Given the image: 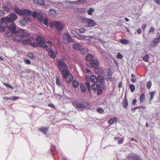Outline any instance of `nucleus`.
<instances>
[{
  "instance_id": "nucleus-1",
  "label": "nucleus",
  "mask_w": 160,
  "mask_h": 160,
  "mask_svg": "<svg viewBox=\"0 0 160 160\" xmlns=\"http://www.w3.org/2000/svg\"><path fill=\"white\" fill-rule=\"evenodd\" d=\"M73 104L74 107L79 111H82L84 109L89 106V103L86 102L75 101L73 103Z\"/></svg>"
},
{
  "instance_id": "nucleus-2",
  "label": "nucleus",
  "mask_w": 160,
  "mask_h": 160,
  "mask_svg": "<svg viewBox=\"0 0 160 160\" xmlns=\"http://www.w3.org/2000/svg\"><path fill=\"white\" fill-rule=\"evenodd\" d=\"M105 88V85L103 83H100L96 84L95 83H93L91 86V88L93 91H98L97 95H101L102 92V90Z\"/></svg>"
},
{
  "instance_id": "nucleus-3",
  "label": "nucleus",
  "mask_w": 160,
  "mask_h": 160,
  "mask_svg": "<svg viewBox=\"0 0 160 160\" xmlns=\"http://www.w3.org/2000/svg\"><path fill=\"white\" fill-rule=\"evenodd\" d=\"M57 65L60 71L62 74L66 72H68V66L67 64L62 60H59L57 62Z\"/></svg>"
},
{
  "instance_id": "nucleus-4",
  "label": "nucleus",
  "mask_w": 160,
  "mask_h": 160,
  "mask_svg": "<svg viewBox=\"0 0 160 160\" xmlns=\"http://www.w3.org/2000/svg\"><path fill=\"white\" fill-rule=\"evenodd\" d=\"M17 18V16L16 15L13 13H12L10 15L9 17L2 18H1L2 20L7 21L8 22H11L15 20Z\"/></svg>"
},
{
  "instance_id": "nucleus-5",
  "label": "nucleus",
  "mask_w": 160,
  "mask_h": 160,
  "mask_svg": "<svg viewBox=\"0 0 160 160\" xmlns=\"http://www.w3.org/2000/svg\"><path fill=\"white\" fill-rule=\"evenodd\" d=\"M52 25L55 28L57 31H58L62 30L63 28L62 23L59 21L53 22L52 23Z\"/></svg>"
},
{
  "instance_id": "nucleus-6",
  "label": "nucleus",
  "mask_w": 160,
  "mask_h": 160,
  "mask_svg": "<svg viewBox=\"0 0 160 160\" xmlns=\"http://www.w3.org/2000/svg\"><path fill=\"white\" fill-rule=\"evenodd\" d=\"M62 77L66 79L67 82H71L73 80V77L72 75L69 73V70L62 74Z\"/></svg>"
},
{
  "instance_id": "nucleus-7",
  "label": "nucleus",
  "mask_w": 160,
  "mask_h": 160,
  "mask_svg": "<svg viewBox=\"0 0 160 160\" xmlns=\"http://www.w3.org/2000/svg\"><path fill=\"white\" fill-rule=\"evenodd\" d=\"M63 40L65 44H67L68 42H72L73 40L68 33H65L63 36Z\"/></svg>"
},
{
  "instance_id": "nucleus-8",
  "label": "nucleus",
  "mask_w": 160,
  "mask_h": 160,
  "mask_svg": "<svg viewBox=\"0 0 160 160\" xmlns=\"http://www.w3.org/2000/svg\"><path fill=\"white\" fill-rule=\"evenodd\" d=\"M19 28H17L15 24L14 23H11L8 27V29L14 33H17L19 31Z\"/></svg>"
},
{
  "instance_id": "nucleus-9",
  "label": "nucleus",
  "mask_w": 160,
  "mask_h": 160,
  "mask_svg": "<svg viewBox=\"0 0 160 160\" xmlns=\"http://www.w3.org/2000/svg\"><path fill=\"white\" fill-rule=\"evenodd\" d=\"M22 38L21 34H16L14 35L13 37V40L16 42H19L22 41Z\"/></svg>"
},
{
  "instance_id": "nucleus-10",
  "label": "nucleus",
  "mask_w": 160,
  "mask_h": 160,
  "mask_svg": "<svg viewBox=\"0 0 160 160\" xmlns=\"http://www.w3.org/2000/svg\"><path fill=\"white\" fill-rule=\"evenodd\" d=\"M160 42V35H159L154 38L153 41L152 42L151 45L152 47H155Z\"/></svg>"
},
{
  "instance_id": "nucleus-11",
  "label": "nucleus",
  "mask_w": 160,
  "mask_h": 160,
  "mask_svg": "<svg viewBox=\"0 0 160 160\" xmlns=\"http://www.w3.org/2000/svg\"><path fill=\"white\" fill-rule=\"evenodd\" d=\"M36 40L39 46L45 42V39L40 35H37L36 38Z\"/></svg>"
},
{
  "instance_id": "nucleus-12",
  "label": "nucleus",
  "mask_w": 160,
  "mask_h": 160,
  "mask_svg": "<svg viewBox=\"0 0 160 160\" xmlns=\"http://www.w3.org/2000/svg\"><path fill=\"white\" fill-rule=\"evenodd\" d=\"M128 157L129 159L133 160H138L139 158V157L137 155L133 153L129 154Z\"/></svg>"
},
{
  "instance_id": "nucleus-13",
  "label": "nucleus",
  "mask_w": 160,
  "mask_h": 160,
  "mask_svg": "<svg viewBox=\"0 0 160 160\" xmlns=\"http://www.w3.org/2000/svg\"><path fill=\"white\" fill-rule=\"evenodd\" d=\"M94 71L95 73L99 75L102 74L103 72V69L102 68L98 67V66L97 67H95Z\"/></svg>"
},
{
  "instance_id": "nucleus-14",
  "label": "nucleus",
  "mask_w": 160,
  "mask_h": 160,
  "mask_svg": "<svg viewBox=\"0 0 160 160\" xmlns=\"http://www.w3.org/2000/svg\"><path fill=\"white\" fill-rule=\"evenodd\" d=\"M90 64L92 67L95 68L98 66L99 63L96 59H94L91 61Z\"/></svg>"
},
{
  "instance_id": "nucleus-15",
  "label": "nucleus",
  "mask_w": 160,
  "mask_h": 160,
  "mask_svg": "<svg viewBox=\"0 0 160 160\" xmlns=\"http://www.w3.org/2000/svg\"><path fill=\"white\" fill-rule=\"evenodd\" d=\"M18 29H19V31L23 32L21 34V36H22V39H23V38L28 37L30 35L28 32H24L25 30L20 28H19Z\"/></svg>"
},
{
  "instance_id": "nucleus-16",
  "label": "nucleus",
  "mask_w": 160,
  "mask_h": 160,
  "mask_svg": "<svg viewBox=\"0 0 160 160\" xmlns=\"http://www.w3.org/2000/svg\"><path fill=\"white\" fill-rule=\"evenodd\" d=\"M14 11L20 16H24L23 12L16 6L14 9Z\"/></svg>"
},
{
  "instance_id": "nucleus-17",
  "label": "nucleus",
  "mask_w": 160,
  "mask_h": 160,
  "mask_svg": "<svg viewBox=\"0 0 160 160\" xmlns=\"http://www.w3.org/2000/svg\"><path fill=\"white\" fill-rule=\"evenodd\" d=\"M3 98L6 100H15L17 99H19L18 97L12 96L11 97H5Z\"/></svg>"
},
{
  "instance_id": "nucleus-18",
  "label": "nucleus",
  "mask_w": 160,
  "mask_h": 160,
  "mask_svg": "<svg viewBox=\"0 0 160 160\" xmlns=\"http://www.w3.org/2000/svg\"><path fill=\"white\" fill-rule=\"evenodd\" d=\"M38 21L39 22H41L43 21V14L42 12H39L37 15Z\"/></svg>"
},
{
  "instance_id": "nucleus-19",
  "label": "nucleus",
  "mask_w": 160,
  "mask_h": 160,
  "mask_svg": "<svg viewBox=\"0 0 160 160\" xmlns=\"http://www.w3.org/2000/svg\"><path fill=\"white\" fill-rule=\"evenodd\" d=\"M118 118H111L108 121V123L110 125L114 124L115 122L118 121Z\"/></svg>"
},
{
  "instance_id": "nucleus-20",
  "label": "nucleus",
  "mask_w": 160,
  "mask_h": 160,
  "mask_svg": "<svg viewBox=\"0 0 160 160\" xmlns=\"http://www.w3.org/2000/svg\"><path fill=\"white\" fill-rule=\"evenodd\" d=\"M49 56L52 58H54L56 57V54L53 50H50L48 52Z\"/></svg>"
},
{
  "instance_id": "nucleus-21",
  "label": "nucleus",
  "mask_w": 160,
  "mask_h": 160,
  "mask_svg": "<svg viewBox=\"0 0 160 160\" xmlns=\"http://www.w3.org/2000/svg\"><path fill=\"white\" fill-rule=\"evenodd\" d=\"M107 77L108 80L111 81L112 80V74L110 69H108L107 72Z\"/></svg>"
},
{
  "instance_id": "nucleus-22",
  "label": "nucleus",
  "mask_w": 160,
  "mask_h": 160,
  "mask_svg": "<svg viewBox=\"0 0 160 160\" xmlns=\"http://www.w3.org/2000/svg\"><path fill=\"white\" fill-rule=\"evenodd\" d=\"M73 48L77 51L80 50L81 48V46L78 43H75L73 45Z\"/></svg>"
},
{
  "instance_id": "nucleus-23",
  "label": "nucleus",
  "mask_w": 160,
  "mask_h": 160,
  "mask_svg": "<svg viewBox=\"0 0 160 160\" xmlns=\"http://www.w3.org/2000/svg\"><path fill=\"white\" fill-rule=\"evenodd\" d=\"M93 58V56L91 54H88L85 57V60L87 61H91Z\"/></svg>"
},
{
  "instance_id": "nucleus-24",
  "label": "nucleus",
  "mask_w": 160,
  "mask_h": 160,
  "mask_svg": "<svg viewBox=\"0 0 160 160\" xmlns=\"http://www.w3.org/2000/svg\"><path fill=\"white\" fill-rule=\"evenodd\" d=\"M97 82H99L100 83H102L105 82V80L103 76L101 75H98L97 77Z\"/></svg>"
},
{
  "instance_id": "nucleus-25",
  "label": "nucleus",
  "mask_w": 160,
  "mask_h": 160,
  "mask_svg": "<svg viewBox=\"0 0 160 160\" xmlns=\"http://www.w3.org/2000/svg\"><path fill=\"white\" fill-rule=\"evenodd\" d=\"M31 42V40L29 39H27L22 41V43L23 44L28 45H30Z\"/></svg>"
},
{
  "instance_id": "nucleus-26",
  "label": "nucleus",
  "mask_w": 160,
  "mask_h": 160,
  "mask_svg": "<svg viewBox=\"0 0 160 160\" xmlns=\"http://www.w3.org/2000/svg\"><path fill=\"white\" fill-rule=\"evenodd\" d=\"M90 79L92 82L94 83L97 82V77L94 75H91L90 77Z\"/></svg>"
},
{
  "instance_id": "nucleus-27",
  "label": "nucleus",
  "mask_w": 160,
  "mask_h": 160,
  "mask_svg": "<svg viewBox=\"0 0 160 160\" xmlns=\"http://www.w3.org/2000/svg\"><path fill=\"white\" fill-rule=\"evenodd\" d=\"M2 21L0 22V26L2 27L6 28L8 26V24L7 22V21H4L2 20Z\"/></svg>"
},
{
  "instance_id": "nucleus-28",
  "label": "nucleus",
  "mask_w": 160,
  "mask_h": 160,
  "mask_svg": "<svg viewBox=\"0 0 160 160\" xmlns=\"http://www.w3.org/2000/svg\"><path fill=\"white\" fill-rule=\"evenodd\" d=\"M80 88L81 91L83 92H85L86 91V88L85 87V85L83 83H81L80 84Z\"/></svg>"
},
{
  "instance_id": "nucleus-29",
  "label": "nucleus",
  "mask_w": 160,
  "mask_h": 160,
  "mask_svg": "<svg viewBox=\"0 0 160 160\" xmlns=\"http://www.w3.org/2000/svg\"><path fill=\"white\" fill-rule=\"evenodd\" d=\"M122 104L123 107L125 108H126L128 106V103L126 96L125 97L124 99L123 102Z\"/></svg>"
},
{
  "instance_id": "nucleus-30",
  "label": "nucleus",
  "mask_w": 160,
  "mask_h": 160,
  "mask_svg": "<svg viewBox=\"0 0 160 160\" xmlns=\"http://www.w3.org/2000/svg\"><path fill=\"white\" fill-rule=\"evenodd\" d=\"M80 50L81 53L82 55L86 54L88 52V48H84Z\"/></svg>"
},
{
  "instance_id": "nucleus-31",
  "label": "nucleus",
  "mask_w": 160,
  "mask_h": 160,
  "mask_svg": "<svg viewBox=\"0 0 160 160\" xmlns=\"http://www.w3.org/2000/svg\"><path fill=\"white\" fill-rule=\"evenodd\" d=\"M34 3L39 5H42L44 4V1L43 0H33Z\"/></svg>"
},
{
  "instance_id": "nucleus-32",
  "label": "nucleus",
  "mask_w": 160,
  "mask_h": 160,
  "mask_svg": "<svg viewBox=\"0 0 160 160\" xmlns=\"http://www.w3.org/2000/svg\"><path fill=\"white\" fill-rule=\"evenodd\" d=\"M56 11L54 9H51L49 10V15L51 17H54L56 15Z\"/></svg>"
},
{
  "instance_id": "nucleus-33",
  "label": "nucleus",
  "mask_w": 160,
  "mask_h": 160,
  "mask_svg": "<svg viewBox=\"0 0 160 160\" xmlns=\"http://www.w3.org/2000/svg\"><path fill=\"white\" fill-rule=\"evenodd\" d=\"M88 22V26L89 27L94 26L95 25L96 23L94 22L93 20L91 19H89Z\"/></svg>"
},
{
  "instance_id": "nucleus-34",
  "label": "nucleus",
  "mask_w": 160,
  "mask_h": 160,
  "mask_svg": "<svg viewBox=\"0 0 160 160\" xmlns=\"http://www.w3.org/2000/svg\"><path fill=\"white\" fill-rule=\"evenodd\" d=\"M145 96L144 93H142L140 97V101L141 103L144 102L145 100Z\"/></svg>"
},
{
  "instance_id": "nucleus-35",
  "label": "nucleus",
  "mask_w": 160,
  "mask_h": 160,
  "mask_svg": "<svg viewBox=\"0 0 160 160\" xmlns=\"http://www.w3.org/2000/svg\"><path fill=\"white\" fill-rule=\"evenodd\" d=\"M40 131L44 133L45 134L47 135V131L48 130V128H42L39 129Z\"/></svg>"
},
{
  "instance_id": "nucleus-36",
  "label": "nucleus",
  "mask_w": 160,
  "mask_h": 160,
  "mask_svg": "<svg viewBox=\"0 0 160 160\" xmlns=\"http://www.w3.org/2000/svg\"><path fill=\"white\" fill-rule=\"evenodd\" d=\"M23 14L24 15L25 14H26V15L30 16L31 14V11L28 10V9H24L23 10Z\"/></svg>"
},
{
  "instance_id": "nucleus-37",
  "label": "nucleus",
  "mask_w": 160,
  "mask_h": 160,
  "mask_svg": "<svg viewBox=\"0 0 160 160\" xmlns=\"http://www.w3.org/2000/svg\"><path fill=\"white\" fill-rule=\"evenodd\" d=\"M13 33L12 31H8L5 33V36L7 38L9 37L12 36Z\"/></svg>"
},
{
  "instance_id": "nucleus-38",
  "label": "nucleus",
  "mask_w": 160,
  "mask_h": 160,
  "mask_svg": "<svg viewBox=\"0 0 160 160\" xmlns=\"http://www.w3.org/2000/svg\"><path fill=\"white\" fill-rule=\"evenodd\" d=\"M72 85L74 87L77 88L79 86V83L77 81L74 80L72 82Z\"/></svg>"
},
{
  "instance_id": "nucleus-39",
  "label": "nucleus",
  "mask_w": 160,
  "mask_h": 160,
  "mask_svg": "<svg viewBox=\"0 0 160 160\" xmlns=\"http://www.w3.org/2000/svg\"><path fill=\"white\" fill-rule=\"evenodd\" d=\"M5 5H6L7 7H8L9 8H10L11 9H12V5L10 2L7 1L5 2Z\"/></svg>"
},
{
  "instance_id": "nucleus-40",
  "label": "nucleus",
  "mask_w": 160,
  "mask_h": 160,
  "mask_svg": "<svg viewBox=\"0 0 160 160\" xmlns=\"http://www.w3.org/2000/svg\"><path fill=\"white\" fill-rule=\"evenodd\" d=\"M30 45L32 47L35 48L39 46L38 42H31Z\"/></svg>"
},
{
  "instance_id": "nucleus-41",
  "label": "nucleus",
  "mask_w": 160,
  "mask_h": 160,
  "mask_svg": "<svg viewBox=\"0 0 160 160\" xmlns=\"http://www.w3.org/2000/svg\"><path fill=\"white\" fill-rule=\"evenodd\" d=\"M61 79L59 77H56V84L58 86H59L61 85Z\"/></svg>"
},
{
  "instance_id": "nucleus-42",
  "label": "nucleus",
  "mask_w": 160,
  "mask_h": 160,
  "mask_svg": "<svg viewBox=\"0 0 160 160\" xmlns=\"http://www.w3.org/2000/svg\"><path fill=\"white\" fill-rule=\"evenodd\" d=\"M155 93V92L154 91L151 92L150 93V98L149 100L152 101L153 99V97Z\"/></svg>"
},
{
  "instance_id": "nucleus-43",
  "label": "nucleus",
  "mask_w": 160,
  "mask_h": 160,
  "mask_svg": "<svg viewBox=\"0 0 160 160\" xmlns=\"http://www.w3.org/2000/svg\"><path fill=\"white\" fill-rule=\"evenodd\" d=\"M2 8H3L4 10L7 12H9L10 11L9 10L11 9L10 8H9L8 7H7L6 5H4V4H3Z\"/></svg>"
},
{
  "instance_id": "nucleus-44",
  "label": "nucleus",
  "mask_w": 160,
  "mask_h": 160,
  "mask_svg": "<svg viewBox=\"0 0 160 160\" xmlns=\"http://www.w3.org/2000/svg\"><path fill=\"white\" fill-rule=\"evenodd\" d=\"M94 10L92 8H90L89 9L88 11V14L89 15H91L92 13L94 12Z\"/></svg>"
},
{
  "instance_id": "nucleus-45",
  "label": "nucleus",
  "mask_w": 160,
  "mask_h": 160,
  "mask_svg": "<svg viewBox=\"0 0 160 160\" xmlns=\"http://www.w3.org/2000/svg\"><path fill=\"white\" fill-rule=\"evenodd\" d=\"M149 56L148 54L145 55L143 57V60L145 62H148L149 59Z\"/></svg>"
},
{
  "instance_id": "nucleus-46",
  "label": "nucleus",
  "mask_w": 160,
  "mask_h": 160,
  "mask_svg": "<svg viewBox=\"0 0 160 160\" xmlns=\"http://www.w3.org/2000/svg\"><path fill=\"white\" fill-rule=\"evenodd\" d=\"M85 85L87 88V89L88 91H91V86L90 83L88 82H85Z\"/></svg>"
},
{
  "instance_id": "nucleus-47",
  "label": "nucleus",
  "mask_w": 160,
  "mask_h": 160,
  "mask_svg": "<svg viewBox=\"0 0 160 160\" xmlns=\"http://www.w3.org/2000/svg\"><path fill=\"white\" fill-rule=\"evenodd\" d=\"M129 88L131 90V92H133L135 90V86L132 84H131L130 85Z\"/></svg>"
},
{
  "instance_id": "nucleus-48",
  "label": "nucleus",
  "mask_w": 160,
  "mask_h": 160,
  "mask_svg": "<svg viewBox=\"0 0 160 160\" xmlns=\"http://www.w3.org/2000/svg\"><path fill=\"white\" fill-rule=\"evenodd\" d=\"M97 111L100 114H102L104 112V110L101 108H98L97 109Z\"/></svg>"
},
{
  "instance_id": "nucleus-49",
  "label": "nucleus",
  "mask_w": 160,
  "mask_h": 160,
  "mask_svg": "<svg viewBox=\"0 0 160 160\" xmlns=\"http://www.w3.org/2000/svg\"><path fill=\"white\" fill-rule=\"evenodd\" d=\"M120 42L123 44L127 45L128 43V42L127 40L122 39L121 40Z\"/></svg>"
},
{
  "instance_id": "nucleus-50",
  "label": "nucleus",
  "mask_w": 160,
  "mask_h": 160,
  "mask_svg": "<svg viewBox=\"0 0 160 160\" xmlns=\"http://www.w3.org/2000/svg\"><path fill=\"white\" fill-rule=\"evenodd\" d=\"M152 85L151 82L149 81L147 82V87L149 89L151 87Z\"/></svg>"
},
{
  "instance_id": "nucleus-51",
  "label": "nucleus",
  "mask_w": 160,
  "mask_h": 160,
  "mask_svg": "<svg viewBox=\"0 0 160 160\" xmlns=\"http://www.w3.org/2000/svg\"><path fill=\"white\" fill-rule=\"evenodd\" d=\"M48 46L47 44L45 42H44L43 43L41 44L40 45H39V47H41L43 48H45L46 47Z\"/></svg>"
},
{
  "instance_id": "nucleus-52",
  "label": "nucleus",
  "mask_w": 160,
  "mask_h": 160,
  "mask_svg": "<svg viewBox=\"0 0 160 160\" xmlns=\"http://www.w3.org/2000/svg\"><path fill=\"white\" fill-rule=\"evenodd\" d=\"M28 56L31 59H33L34 57V56L32 54V53L30 52L28 53Z\"/></svg>"
},
{
  "instance_id": "nucleus-53",
  "label": "nucleus",
  "mask_w": 160,
  "mask_h": 160,
  "mask_svg": "<svg viewBox=\"0 0 160 160\" xmlns=\"http://www.w3.org/2000/svg\"><path fill=\"white\" fill-rule=\"evenodd\" d=\"M23 61L26 64H30L31 63V62L29 60L24 59Z\"/></svg>"
},
{
  "instance_id": "nucleus-54",
  "label": "nucleus",
  "mask_w": 160,
  "mask_h": 160,
  "mask_svg": "<svg viewBox=\"0 0 160 160\" xmlns=\"http://www.w3.org/2000/svg\"><path fill=\"white\" fill-rule=\"evenodd\" d=\"M37 15V13L36 12H34L32 13V16L34 18H36Z\"/></svg>"
},
{
  "instance_id": "nucleus-55",
  "label": "nucleus",
  "mask_w": 160,
  "mask_h": 160,
  "mask_svg": "<svg viewBox=\"0 0 160 160\" xmlns=\"http://www.w3.org/2000/svg\"><path fill=\"white\" fill-rule=\"evenodd\" d=\"M123 57V56L119 52L118 53L117 55V58H118L121 59Z\"/></svg>"
},
{
  "instance_id": "nucleus-56",
  "label": "nucleus",
  "mask_w": 160,
  "mask_h": 160,
  "mask_svg": "<svg viewBox=\"0 0 160 160\" xmlns=\"http://www.w3.org/2000/svg\"><path fill=\"white\" fill-rule=\"evenodd\" d=\"M43 24L45 25H47L48 24V20L47 18H45L43 21Z\"/></svg>"
},
{
  "instance_id": "nucleus-57",
  "label": "nucleus",
  "mask_w": 160,
  "mask_h": 160,
  "mask_svg": "<svg viewBox=\"0 0 160 160\" xmlns=\"http://www.w3.org/2000/svg\"><path fill=\"white\" fill-rule=\"evenodd\" d=\"M4 84L7 87H8L11 89L13 88V87L10 85L6 83H4Z\"/></svg>"
},
{
  "instance_id": "nucleus-58",
  "label": "nucleus",
  "mask_w": 160,
  "mask_h": 160,
  "mask_svg": "<svg viewBox=\"0 0 160 160\" xmlns=\"http://www.w3.org/2000/svg\"><path fill=\"white\" fill-rule=\"evenodd\" d=\"M5 14V12L4 10L1 9L0 10V15L1 16H3Z\"/></svg>"
},
{
  "instance_id": "nucleus-59",
  "label": "nucleus",
  "mask_w": 160,
  "mask_h": 160,
  "mask_svg": "<svg viewBox=\"0 0 160 160\" xmlns=\"http://www.w3.org/2000/svg\"><path fill=\"white\" fill-rule=\"evenodd\" d=\"M5 28L0 26V32H2L5 31Z\"/></svg>"
},
{
  "instance_id": "nucleus-60",
  "label": "nucleus",
  "mask_w": 160,
  "mask_h": 160,
  "mask_svg": "<svg viewBox=\"0 0 160 160\" xmlns=\"http://www.w3.org/2000/svg\"><path fill=\"white\" fill-rule=\"evenodd\" d=\"M45 50L47 51H48V52L50 51V49H51L52 48L51 46L49 47L47 46L45 48Z\"/></svg>"
},
{
  "instance_id": "nucleus-61",
  "label": "nucleus",
  "mask_w": 160,
  "mask_h": 160,
  "mask_svg": "<svg viewBox=\"0 0 160 160\" xmlns=\"http://www.w3.org/2000/svg\"><path fill=\"white\" fill-rule=\"evenodd\" d=\"M79 36L80 37V38H79V39H83L86 38V36L84 35H81V34H80L79 35Z\"/></svg>"
},
{
  "instance_id": "nucleus-62",
  "label": "nucleus",
  "mask_w": 160,
  "mask_h": 160,
  "mask_svg": "<svg viewBox=\"0 0 160 160\" xmlns=\"http://www.w3.org/2000/svg\"><path fill=\"white\" fill-rule=\"evenodd\" d=\"M85 31V29L84 28H82L79 29V31L81 33H83Z\"/></svg>"
},
{
  "instance_id": "nucleus-63",
  "label": "nucleus",
  "mask_w": 160,
  "mask_h": 160,
  "mask_svg": "<svg viewBox=\"0 0 160 160\" xmlns=\"http://www.w3.org/2000/svg\"><path fill=\"white\" fill-rule=\"evenodd\" d=\"M137 100L136 99H134L132 100V105L135 106L136 105V103L137 102Z\"/></svg>"
},
{
  "instance_id": "nucleus-64",
  "label": "nucleus",
  "mask_w": 160,
  "mask_h": 160,
  "mask_svg": "<svg viewBox=\"0 0 160 160\" xmlns=\"http://www.w3.org/2000/svg\"><path fill=\"white\" fill-rule=\"evenodd\" d=\"M124 141V139L123 138L121 139L118 141V143L119 144H122Z\"/></svg>"
}]
</instances>
